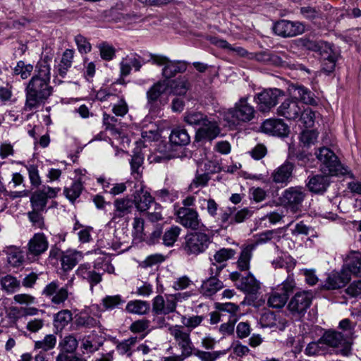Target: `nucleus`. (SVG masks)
Returning a JSON list of instances; mask_svg holds the SVG:
<instances>
[{
  "instance_id": "nucleus-1",
  "label": "nucleus",
  "mask_w": 361,
  "mask_h": 361,
  "mask_svg": "<svg viewBox=\"0 0 361 361\" xmlns=\"http://www.w3.org/2000/svg\"><path fill=\"white\" fill-rule=\"evenodd\" d=\"M50 70V66L46 59L40 60L36 65L35 75L25 88V111H33L39 108L52 94Z\"/></svg>"
},
{
  "instance_id": "nucleus-2",
  "label": "nucleus",
  "mask_w": 361,
  "mask_h": 361,
  "mask_svg": "<svg viewBox=\"0 0 361 361\" xmlns=\"http://www.w3.org/2000/svg\"><path fill=\"white\" fill-rule=\"evenodd\" d=\"M183 121L196 129L195 140L196 142H212L221 133V129L214 119H211L201 111H187Z\"/></svg>"
},
{
  "instance_id": "nucleus-3",
  "label": "nucleus",
  "mask_w": 361,
  "mask_h": 361,
  "mask_svg": "<svg viewBox=\"0 0 361 361\" xmlns=\"http://www.w3.org/2000/svg\"><path fill=\"white\" fill-rule=\"evenodd\" d=\"M302 44L307 50L317 52L319 54L322 71L324 73L329 75L335 71L341 54L332 44L322 40L308 39H304Z\"/></svg>"
},
{
  "instance_id": "nucleus-4",
  "label": "nucleus",
  "mask_w": 361,
  "mask_h": 361,
  "mask_svg": "<svg viewBox=\"0 0 361 361\" xmlns=\"http://www.w3.org/2000/svg\"><path fill=\"white\" fill-rule=\"evenodd\" d=\"M316 157L320 161V168L322 173L329 176H345L349 175L353 178V173L348 168L343 166L339 161L335 153L328 147H322L315 152Z\"/></svg>"
},
{
  "instance_id": "nucleus-5",
  "label": "nucleus",
  "mask_w": 361,
  "mask_h": 361,
  "mask_svg": "<svg viewBox=\"0 0 361 361\" xmlns=\"http://www.w3.org/2000/svg\"><path fill=\"white\" fill-rule=\"evenodd\" d=\"M149 59L147 61H152L153 64L163 66L161 75L167 80L176 76L178 73H184L187 69V63L181 61H172L169 58L157 54H149Z\"/></svg>"
},
{
  "instance_id": "nucleus-6",
  "label": "nucleus",
  "mask_w": 361,
  "mask_h": 361,
  "mask_svg": "<svg viewBox=\"0 0 361 361\" xmlns=\"http://www.w3.org/2000/svg\"><path fill=\"white\" fill-rule=\"evenodd\" d=\"M211 240L209 235L203 232L188 233L185 237L183 249L188 255H198L208 247Z\"/></svg>"
},
{
  "instance_id": "nucleus-7",
  "label": "nucleus",
  "mask_w": 361,
  "mask_h": 361,
  "mask_svg": "<svg viewBox=\"0 0 361 361\" xmlns=\"http://www.w3.org/2000/svg\"><path fill=\"white\" fill-rule=\"evenodd\" d=\"M321 342L336 349V353L342 356L348 357L352 353L353 342L344 335L336 331H329L321 337Z\"/></svg>"
},
{
  "instance_id": "nucleus-8",
  "label": "nucleus",
  "mask_w": 361,
  "mask_h": 361,
  "mask_svg": "<svg viewBox=\"0 0 361 361\" xmlns=\"http://www.w3.org/2000/svg\"><path fill=\"white\" fill-rule=\"evenodd\" d=\"M284 95V92L280 89H265L254 96V102L259 111L267 113L269 112Z\"/></svg>"
},
{
  "instance_id": "nucleus-9",
  "label": "nucleus",
  "mask_w": 361,
  "mask_h": 361,
  "mask_svg": "<svg viewBox=\"0 0 361 361\" xmlns=\"http://www.w3.org/2000/svg\"><path fill=\"white\" fill-rule=\"evenodd\" d=\"M295 288V282L290 275L273 291L268 299V305L273 308H281L287 302L290 293Z\"/></svg>"
},
{
  "instance_id": "nucleus-10",
  "label": "nucleus",
  "mask_w": 361,
  "mask_h": 361,
  "mask_svg": "<svg viewBox=\"0 0 361 361\" xmlns=\"http://www.w3.org/2000/svg\"><path fill=\"white\" fill-rule=\"evenodd\" d=\"M247 97H241L235 106L230 109L228 111V116H231L233 123L239 122H249L252 121L255 116L256 111L254 107L248 104Z\"/></svg>"
},
{
  "instance_id": "nucleus-11",
  "label": "nucleus",
  "mask_w": 361,
  "mask_h": 361,
  "mask_svg": "<svg viewBox=\"0 0 361 361\" xmlns=\"http://www.w3.org/2000/svg\"><path fill=\"white\" fill-rule=\"evenodd\" d=\"M73 279H70L63 287H59L57 281L48 283L43 289L42 294L50 299L51 303L60 305L63 303L68 298L69 288L72 287Z\"/></svg>"
},
{
  "instance_id": "nucleus-12",
  "label": "nucleus",
  "mask_w": 361,
  "mask_h": 361,
  "mask_svg": "<svg viewBox=\"0 0 361 361\" xmlns=\"http://www.w3.org/2000/svg\"><path fill=\"white\" fill-rule=\"evenodd\" d=\"M306 195V190L303 187H290L282 192L280 201L285 207L293 212H297L302 206Z\"/></svg>"
},
{
  "instance_id": "nucleus-13",
  "label": "nucleus",
  "mask_w": 361,
  "mask_h": 361,
  "mask_svg": "<svg viewBox=\"0 0 361 361\" xmlns=\"http://www.w3.org/2000/svg\"><path fill=\"white\" fill-rule=\"evenodd\" d=\"M169 84L166 80H159L154 83L147 92L146 106L152 114H157L161 109V96L166 91Z\"/></svg>"
},
{
  "instance_id": "nucleus-14",
  "label": "nucleus",
  "mask_w": 361,
  "mask_h": 361,
  "mask_svg": "<svg viewBox=\"0 0 361 361\" xmlns=\"http://www.w3.org/2000/svg\"><path fill=\"white\" fill-rule=\"evenodd\" d=\"M169 331L181 350L183 356L187 357L191 356L195 348L190 338V332L183 331V326L180 325L172 326L169 328Z\"/></svg>"
},
{
  "instance_id": "nucleus-15",
  "label": "nucleus",
  "mask_w": 361,
  "mask_h": 361,
  "mask_svg": "<svg viewBox=\"0 0 361 361\" xmlns=\"http://www.w3.org/2000/svg\"><path fill=\"white\" fill-rule=\"evenodd\" d=\"M312 300V295L308 291L297 292L288 304L290 313L297 317H302L310 307Z\"/></svg>"
},
{
  "instance_id": "nucleus-16",
  "label": "nucleus",
  "mask_w": 361,
  "mask_h": 361,
  "mask_svg": "<svg viewBox=\"0 0 361 361\" xmlns=\"http://www.w3.org/2000/svg\"><path fill=\"white\" fill-rule=\"evenodd\" d=\"M224 265L218 266L215 263H212L209 269L211 276L202 282L200 288V293L206 296H212L223 287V283L217 276L219 275Z\"/></svg>"
},
{
  "instance_id": "nucleus-17",
  "label": "nucleus",
  "mask_w": 361,
  "mask_h": 361,
  "mask_svg": "<svg viewBox=\"0 0 361 361\" xmlns=\"http://www.w3.org/2000/svg\"><path fill=\"white\" fill-rule=\"evenodd\" d=\"M230 279L237 282V288L247 294L255 295L260 289V283L250 273L246 276L241 277L240 272L233 271L230 274Z\"/></svg>"
},
{
  "instance_id": "nucleus-18",
  "label": "nucleus",
  "mask_w": 361,
  "mask_h": 361,
  "mask_svg": "<svg viewBox=\"0 0 361 361\" xmlns=\"http://www.w3.org/2000/svg\"><path fill=\"white\" fill-rule=\"evenodd\" d=\"M274 31L279 36L292 37L303 33L305 26L298 21L281 20L274 24Z\"/></svg>"
},
{
  "instance_id": "nucleus-19",
  "label": "nucleus",
  "mask_w": 361,
  "mask_h": 361,
  "mask_svg": "<svg viewBox=\"0 0 361 361\" xmlns=\"http://www.w3.org/2000/svg\"><path fill=\"white\" fill-rule=\"evenodd\" d=\"M177 222L183 226L191 229H197L200 219L197 212L188 207H180L176 212Z\"/></svg>"
},
{
  "instance_id": "nucleus-20",
  "label": "nucleus",
  "mask_w": 361,
  "mask_h": 361,
  "mask_svg": "<svg viewBox=\"0 0 361 361\" xmlns=\"http://www.w3.org/2000/svg\"><path fill=\"white\" fill-rule=\"evenodd\" d=\"M176 297L166 295V299L162 295H157L152 300V312L157 314L166 315L176 311Z\"/></svg>"
},
{
  "instance_id": "nucleus-21",
  "label": "nucleus",
  "mask_w": 361,
  "mask_h": 361,
  "mask_svg": "<svg viewBox=\"0 0 361 361\" xmlns=\"http://www.w3.org/2000/svg\"><path fill=\"white\" fill-rule=\"evenodd\" d=\"M302 113V107L297 100L286 99L276 109V114L279 116L288 120H296L299 118Z\"/></svg>"
},
{
  "instance_id": "nucleus-22",
  "label": "nucleus",
  "mask_w": 361,
  "mask_h": 361,
  "mask_svg": "<svg viewBox=\"0 0 361 361\" xmlns=\"http://www.w3.org/2000/svg\"><path fill=\"white\" fill-rule=\"evenodd\" d=\"M261 130L263 133L278 137H286L289 133L288 126L281 119L269 118L264 121Z\"/></svg>"
},
{
  "instance_id": "nucleus-23",
  "label": "nucleus",
  "mask_w": 361,
  "mask_h": 361,
  "mask_svg": "<svg viewBox=\"0 0 361 361\" xmlns=\"http://www.w3.org/2000/svg\"><path fill=\"white\" fill-rule=\"evenodd\" d=\"M77 275L83 280L87 281L91 288L99 283L102 280V273L98 271L90 264H80L77 269Z\"/></svg>"
},
{
  "instance_id": "nucleus-24",
  "label": "nucleus",
  "mask_w": 361,
  "mask_h": 361,
  "mask_svg": "<svg viewBox=\"0 0 361 361\" xmlns=\"http://www.w3.org/2000/svg\"><path fill=\"white\" fill-rule=\"evenodd\" d=\"M294 168L293 163L286 161L271 173L273 181L276 184L287 185L291 180Z\"/></svg>"
},
{
  "instance_id": "nucleus-25",
  "label": "nucleus",
  "mask_w": 361,
  "mask_h": 361,
  "mask_svg": "<svg viewBox=\"0 0 361 361\" xmlns=\"http://www.w3.org/2000/svg\"><path fill=\"white\" fill-rule=\"evenodd\" d=\"M330 185L329 176L317 174L308 178L307 186L309 190L315 194H323Z\"/></svg>"
},
{
  "instance_id": "nucleus-26",
  "label": "nucleus",
  "mask_w": 361,
  "mask_h": 361,
  "mask_svg": "<svg viewBox=\"0 0 361 361\" xmlns=\"http://www.w3.org/2000/svg\"><path fill=\"white\" fill-rule=\"evenodd\" d=\"M28 254L39 256L48 248L49 243L44 233H35L28 243Z\"/></svg>"
},
{
  "instance_id": "nucleus-27",
  "label": "nucleus",
  "mask_w": 361,
  "mask_h": 361,
  "mask_svg": "<svg viewBox=\"0 0 361 361\" xmlns=\"http://www.w3.org/2000/svg\"><path fill=\"white\" fill-rule=\"evenodd\" d=\"M133 196V200H132L134 202V206L140 212H145L149 209L152 204H155L150 193L145 190L142 186L137 190Z\"/></svg>"
},
{
  "instance_id": "nucleus-28",
  "label": "nucleus",
  "mask_w": 361,
  "mask_h": 361,
  "mask_svg": "<svg viewBox=\"0 0 361 361\" xmlns=\"http://www.w3.org/2000/svg\"><path fill=\"white\" fill-rule=\"evenodd\" d=\"M114 211L112 221L121 218L130 214L133 209L134 202L128 197L118 198L114 202Z\"/></svg>"
},
{
  "instance_id": "nucleus-29",
  "label": "nucleus",
  "mask_w": 361,
  "mask_h": 361,
  "mask_svg": "<svg viewBox=\"0 0 361 361\" xmlns=\"http://www.w3.org/2000/svg\"><path fill=\"white\" fill-rule=\"evenodd\" d=\"M350 280V276L345 271L332 274L326 279L324 287L327 290L338 289L343 287Z\"/></svg>"
},
{
  "instance_id": "nucleus-30",
  "label": "nucleus",
  "mask_w": 361,
  "mask_h": 361,
  "mask_svg": "<svg viewBox=\"0 0 361 361\" xmlns=\"http://www.w3.org/2000/svg\"><path fill=\"white\" fill-rule=\"evenodd\" d=\"M4 252L6 255L8 264L13 267H19L23 265L24 255L20 247L11 245L6 247Z\"/></svg>"
},
{
  "instance_id": "nucleus-31",
  "label": "nucleus",
  "mask_w": 361,
  "mask_h": 361,
  "mask_svg": "<svg viewBox=\"0 0 361 361\" xmlns=\"http://www.w3.org/2000/svg\"><path fill=\"white\" fill-rule=\"evenodd\" d=\"M253 58L262 63L271 64L277 66H283L288 63L283 58L274 52L264 51L255 54Z\"/></svg>"
},
{
  "instance_id": "nucleus-32",
  "label": "nucleus",
  "mask_w": 361,
  "mask_h": 361,
  "mask_svg": "<svg viewBox=\"0 0 361 361\" xmlns=\"http://www.w3.org/2000/svg\"><path fill=\"white\" fill-rule=\"evenodd\" d=\"M345 267L348 271L356 276H361V253L351 252L345 259Z\"/></svg>"
},
{
  "instance_id": "nucleus-33",
  "label": "nucleus",
  "mask_w": 361,
  "mask_h": 361,
  "mask_svg": "<svg viewBox=\"0 0 361 361\" xmlns=\"http://www.w3.org/2000/svg\"><path fill=\"white\" fill-rule=\"evenodd\" d=\"M168 84L171 92L176 95H185L191 87L190 82L186 77L178 78Z\"/></svg>"
},
{
  "instance_id": "nucleus-34",
  "label": "nucleus",
  "mask_w": 361,
  "mask_h": 361,
  "mask_svg": "<svg viewBox=\"0 0 361 361\" xmlns=\"http://www.w3.org/2000/svg\"><path fill=\"white\" fill-rule=\"evenodd\" d=\"M128 312L139 315L147 314L150 310V305L147 301L135 300L129 301L126 307Z\"/></svg>"
},
{
  "instance_id": "nucleus-35",
  "label": "nucleus",
  "mask_w": 361,
  "mask_h": 361,
  "mask_svg": "<svg viewBox=\"0 0 361 361\" xmlns=\"http://www.w3.org/2000/svg\"><path fill=\"white\" fill-rule=\"evenodd\" d=\"M255 247V245L250 244L242 250L237 261V267L240 271H247L250 269V262L252 257V252Z\"/></svg>"
},
{
  "instance_id": "nucleus-36",
  "label": "nucleus",
  "mask_w": 361,
  "mask_h": 361,
  "mask_svg": "<svg viewBox=\"0 0 361 361\" xmlns=\"http://www.w3.org/2000/svg\"><path fill=\"white\" fill-rule=\"evenodd\" d=\"M182 229L178 226H171L163 233L162 243L169 247H173L180 234Z\"/></svg>"
},
{
  "instance_id": "nucleus-37",
  "label": "nucleus",
  "mask_w": 361,
  "mask_h": 361,
  "mask_svg": "<svg viewBox=\"0 0 361 361\" xmlns=\"http://www.w3.org/2000/svg\"><path fill=\"white\" fill-rule=\"evenodd\" d=\"M169 140L174 145L183 146L190 143V137L185 129L176 128L172 130Z\"/></svg>"
},
{
  "instance_id": "nucleus-38",
  "label": "nucleus",
  "mask_w": 361,
  "mask_h": 361,
  "mask_svg": "<svg viewBox=\"0 0 361 361\" xmlns=\"http://www.w3.org/2000/svg\"><path fill=\"white\" fill-rule=\"evenodd\" d=\"M72 313L70 310H61L54 315V326L56 331H61L72 321Z\"/></svg>"
},
{
  "instance_id": "nucleus-39",
  "label": "nucleus",
  "mask_w": 361,
  "mask_h": 361,
  "mask_svg": "<svg viewBox=\"0 0 361 361\" xmlns=\"http://www.w3.org/2000/svg\"><path fill=\"white\" fill-rule=\"evenodd\" d=\"M1 289L7 293H13L20 287V282L16 277L7 274L0 279Z\"/></svg>"
},
{
  "instance_id": "nucleus-40",
  "label": "nucleus",
  "mask_w": 361,
  "mask_h": 361,
  "mask_svg": "<svg viewBox=\"0 0 361 361\" xmlns=\"http://www.w3.org/2000/svg\"><path fill=\"white\" fill-rule=\"evenodd\" d=\"M98 271H101L102 275L104 273L107 272L112 274L114 272V267L111 263V260L109 256L102 255L94 259L93 266Z\"/></svg>"
},
{
  "instance_id": "nucleus-41",
  "label": "nucleus",
  "mask_w": 361,
  "mask_h": 361,
  "mask_svg": "<svg viewBox=\"0 0 361 361\" xmlns=\"http://www.w3.org/2000/svg\"><path fill=\"white\" fill-rule=\"evenodd\" d=\"M293 90L295 96L303 103L311 105L316 104L314 94L307 88L304 86H295Z\"/></svg>"
},
{
  "instance_id": "nucleus-42",
  "label": "nucleus",
  "mask_w": 361,
  "mask_h": 361,
  "mask_svg": "<svg viewBox=\"0 0 361 361\" xmlns=\"http://www.w3.org/2000/svg\"><path fill=\"white\" fill-rule=\"evenodd\" d=\"M56 344V337L54 334L46 335L42 340L35 343V350H40L47 352L52 350Z\"/></svg>"
},
{
  "instance_id": "nucleus-43",
  "label": "nucleus",
  "mask_w": 361,
  "mask_h": 361,
  "mask_svg": "<svg viewBox=\"0 0 361 361\" xmlns=\"http://www.w3.org/2000/svg\"><path fill=\"white\" fill-rule=\"evenodd\" d=\"M83 190L82 184L80 181H74L70 187H65L63 193L67 199L73 202L80 197Z\"/></svg>"
},
{
  "instance_id": "nucleus-44",
  "label": "nucleus",
  "mask_w": 361,
  "mask_h": 361,
  "mask_svg": "<svg viewBox=\"0 0 361 361\" xmlns=\"http://www.w3.org/2000/svg\"><path fill=\"white\" fill-rule=\"evenodd\" d=\"M125 300L119 295H106L102 300L104 310H112L123 305Z\"/></svg>"
},
{
  "instance_id": "nucleus-45",
  "label": "nucleus",
  "mask_w": 361,
  "mask_h": 361,
  "mask_svg": "<svg viewBox=\"0 0 361 361\" xmlns=\"http://www.w3.org/2000/svg\"><path fill=\"white\" fill-rule=\"evenodd\" d=\"M102 341H94L93 335H88L82 340L81 348L84 350L83 353H93L99 350L102 345Z\"/></svg>"
},
{
  "instance_id": "nucleus-46",
  "label": "nucleus",
  "mask_w": 361,
  "mask_h": 361,
  "mask_svg": "<svg viewBox=\"0 0 361 361\" xmlns=\"http://www.w3.org/2000/svg\"><path fill=\"white\" fill-rule=\"evenodd\" d=\"M137 341V337H130L118 342L116 345V350L120 355H126L128 357H130L132 355L131 348Z\"/></svg>"
},
{
  "instance_id": "nucleus-47",
  "label": "nucleus",
  "mask_w": 361,
  "mask_h": 361,
  "mask_svg": "<svg viewBox=\"0 0 361 361\" xmlns=\"http://www.w3.org/2000/svg\"><path fill=\"white\" fill-rule=\"evenodd\" d=\"M204 319V317L202 315H193L189 317L186 315H182L181 323L189 330L188 332H190L192 329L199 326Z\"/></svg>"
},
{
  "instance_id": "nucleus-48",
  "label": "nucleus",
  "mask_w": 361,
  "mask_h": 361,
  "mask_svg": "<svg viewBox=\"0 0 361 361\" xmlns=\"http://www.w3.org/2000/svg\"><path fill=\"white\" fill-rule=\"evenodd\" d=\"M32 209L43 211L47 205V200L40 190L35 191L30 197Z\"/></svg>"
},
{
  "instance_id": "nucleus-49",
  "label": "nucleus",
  "mask_w": 361,
  "mask_h": 361,
  "mask_svg": "<svg viewBox=\"0 0 361 361\" xmlns=\"http://www.w3.org/2000/svg\"><path fill=\"white\" fill-rule=\"evenodd\" d=\"M144 157L140 154H135L130 161L131 174L136 178H140L142 173Z\"/></svg>"
},
{
  "instance_id": "nucleus-50",
  "label": "nucleus",
  "mask_w": 361,
  "mask_h": 361,
  "mask_svg": "<svg viewBox=\"0 0 361 361\" xmlns=\"http://www.w3.org/2000/svg\"><path fill=\"white\" fill-rule=\"evenodd\" d=\"M78 345L77 338L72 334L66 336L60 342L63 350L67 353H73Z\"/></svg>"
},
{
  "instance_id": "nucleus-51",
  "label": "nucleus",
  "mask_w": 361,
  "mask_h": 361,
  "mask_svg": "<svg viewBox=\"0 0 361 361\" xmlns=\"http://www.w3.org/2000/svg\"><path fill=\"white\" fill-rule=\"evenodd\" d=\"M317 137L318 133L316 130H305L300 134V140L304 146L309 147L317 142Z\"/></svg>"
},
{
  "instance_id": "nucleus-52",
  "label": "nucleus",
  "mask_w": 361,
  "mask_h": 361,
  "mask_svg": "<svg viewBox=\"0 0 361 361\" xmlns=\"http://www.w3.org/2000/svg\"><path fill=\"white\" fill-rule=\"evenodd\" d=\"M75 324L77 327L91 329L98 326L99 322L90 316H80L76 318Z\"/></svg>"
},
{
  "instance_id": "nucleus-53",
  "label": "nucleus",
  "mask_w": 361,
  "mask_h": 361,
  "mask_svg": "<svg viewBox=\"0 0 361 361\" xmlns=\"http://www.w3.org/2000/svg\"><path fill=\"white\" fill-rule=\"evenodd\" d=\"M210 178L208 173L196 174L195 178L192 180L188 187L190 192H193L199 187H204L207 185Z\"/></svg>"
},
{
  "instance_id": "nucleus-54",
  "label": "nucleus",
  "mask_w": 361,
  "mask_h": 361,
  "mask_svg": "<svg viewBox=\"0 0 361 361\" xmlns=\"http://www.w3.org/2000/svg\"><path fill=\"white\" fill-rule=\"evenodd\" d=\"M100 56L105 61H111L115 56V48L106 42H103L98 46Z\"/></svg>"
},
{
  "instance_id": "nucleus-55",
  "label": "nucleus",
  "mask_w": 361,
  "mask_h": 361,
  "mask_svg": "<svg viewBox=\"0 0 361 361\" xmlns=\"http://www.w3.org/2000/svg\"><path fill=\"white\" fill-rule=\"evenodd\" d=\"M235 255V251L231 248H221L214 255V259L217 263H222L231 259Z\"/></svg>"
},
{
  "instance_id": "nucleus-56",
  "label": "nucleus",
  "mask_w": 361,
  "mask_h": 361,
  "mask_svg": "<svg viewBox=\"0 0 361 361\" xmlns=\"http://www.w3.org/2000/svg\"><path fill=\"white\" fill-rule=\"evenodd\" d=\"M33 71V66L31 64H25L22 61L18 62L16 66L14 68V73L16 75H20L23 79L27 78L32 71Z\"/></svg>"
},
{
  "instance_id": "nucleus-57",
  "label": "nucleus",
  "mask_w": 361,
  "mask_h": 361,
  "mask_svg": "<svg viewBox=\"0 0 361 361\" xmlns=\"http://www.w3.org/2000/svg\"><path fill=\"white\" fill-rule=\"evenodd\" d=\"M339 327L345 332L344 336L352 341L355 333V324L349 319H344L340 322Z\"/></svg>"
},
{
  "instance_id": "nucleus-58",
  "label": "nucleus",
  "mask_w": 361,
  "mask_h": 361,
  "mask_svg": "<svg viewBox=\"0 0 361 361\" xmlns=\"http://www.w3.org/2000/svg\"><path fill=\"white\" fill-rule=\"evenodd\" d=\"M299 118L302 121L305 127L310 128L314 125L315 113L309 108L306 109H302V113Z\"/></svg>"
},
{
  "instance_id": "nucleus-59",
  "label": "nucleus",
  "mask_w": 361,
  "mask_h": 361,
  "mask_svg": "<svg viewBox=\"0 0 361 361\" xmlns=\"http://www.w3.org/2000/svg\"><path fill=\"white\" fill-rule=\"evenodd\" d=\"M75 42L77 44L78 51L81 54H87L91 51V44L84 36L81 35H76L75 37Z\"/></svg>"
},
{
  "instance_id": "nucleus-60",
  "label": "nucleus",
  "mask_w": 361,
  "mask_h": 361,
  "mask_svg": "<svg viewBox=\"0 0 361 361\" xmlns=\"http://www.w3.org/2000/svg\"><path fill=\"white\" fill-rule=\"evenodd\" d=\"M192 354L202 361H215L219 356V353L216 351L207 352L196 349L194 350Z\"/></svg>"
},
{
  "instance_id": "nucleus-61",
  "label": "nucleus",
  "mask_w": 361,
  "mask_h": 361,
  "mask_svg": "<svg viewBox=\"0 0 361 361\" xmlns=\"http://www.w3.org/2000/svg\"><path fill=\"white\" fill-rule=\"evenodd\" d=\"M62 268L64 271L71 270L78 263L74 255H64L61 258Z\"/></svg>"
},
{
  "instance_id": "nucleus-62",
  "label": "nucleus",
  "mask_w": 361,
  "mask_h": 361,
  "mask_svg": "<svg viewBox=\"0 0 361 361\" xmlns=\"http://www.w3.org/2000/svg\"><path fill=\"white\" fill-rule=\"evenodd\" d=\"M300 13L305 18L309 20H314L322 16L320 11L311 6L302 7L300 8Z\"/></svg>"
},
{
  "instance_id": "nucleus-63",
  "label": "nucleus",
  "mask_w": 361,
  "mask_h": 361,
  "mask_svg": "<svg viewBox=\"0 0 361 361\" xmlns=\"http://www.w3.org/2000/svg\"><path fill=\"white\" fill-rule=\"evenodd\" d=\"M252 211L247 208H243L238 211L236 213L233 214V224L245 221L252 215Z\"/></svg>"
},
{
  "instance_id": "nucleus-64",
  "label": "nucleus",
  "mask_w": 361,
  "mask_h": 361,
  "mask_svg": "<svg viewBox=\"0 0 361 361\" xmlns=\"http://www.w3.org/2000/svg\"><path fill=\"white\" fill-rule=\"evenodd\" d=\"M324 344V342H321V338L317 342L310 343L305 348V354L309 356L319 354L322 351Z\"/></svg>"
}]
</instances>
